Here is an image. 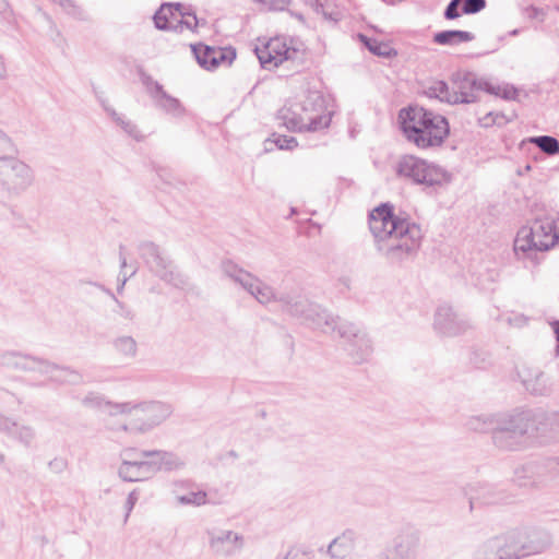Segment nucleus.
I'll return each mask as SVG.
<instances>
[{
  "label": "nucleus",
  "mask_w": 559,
  "mask_h": 559,
  "mask_svg": "<svg viewBox=\"0 0 559 559\" xmlns=\"http://www.w3.org/2000/svg\"><path fill=\"white\" fill-rule=\"evenodd\" d=\"M302 106L299 103L292 104L281 108L277 112V120L280 124L284 126L287 130L294 132H302L306 128V120L308 118L300 117Z\"/></svg>",
  "instance_id": "obj_22"
},
{
  "label": "nucleus",
  "mask_w": 559,
  "mask_h": 559,
  "mask_svg": "<svg viewBox=\"0 0 559 559\" xmlns=\"http://www.w3.org/2000/svg\"><path fill=\"white\" fill-rule=\"evenodd\" d=\"M465 495L469 500V509L476 504H497L503 502L506 497L502 491L486 483H472L465 488Z\"/></svg>",
  "instance_id": "obj_18"
},
{
  "label": "nucleus",
  "mask_w": 559,
  "mask_h": 559,
  "mask_svg": "<svg viewBox=\"0 0 559 559\" xmlns=\"http://www.w3.org/2000/svg\"><path fill=\"white\" fill-rule=\"evenodd\" d=\"M104 109L111 117V119L132 139L140 141L142 140V134L139 131L138 127L131 121L126 119L123 116L119 115L114 108L110 106L104 105Z\"/></svg>",
  "instance_id": "obj_29"
},
{
  "label": "nucleus",
  "mask_w": 559,
  "mask_h": 559,
  "mask_svg": "<svg viewBox=\"0 0 559 559\" xmlns=\"http://www.w3.org/2000/svg\"><path fill=\"white\" fill-rule=\"evenodd\" d=\"M276 559H308V555L300 549H290L284 557Z\"/></svg>",
  "instance_id": "obj_50"
},
{
  "label": "nucleus",
  "mask_w": 559,
  "mask_h": 559,
  "mask_svg": "<svg viewBox=\"0 0 559 559\" xmlns=\"http://www.w3.org/2000/svg\"><path fill=\"white\" fill-rule=\"evenodd\" d=\"M356 542V532L345 530L329 544L325 552L331 559H345L355 550Z\"/></svg>",
  "instance_id": "obj_20"
},
{
  "label": "nucleus",
  "mask_w": 559,
  "mask_h": 559,
  "mask_svg": "<svg viewBox=\"0 0 559 559\" xmlns=\"http://www.w3.org/2000/svg\"><path fill=\"white\" fill-rule=\"evenodd\" d=\"M175 10H178L176 8V4L173 3H164L160 5V8L156 11V13L153 16L154 24L156 28L165 31L169 28V21Z\"/></svg>",
  "instance_id": "obj_33"
},
{
  "label": "nucleus",
  "mask_w": 559,
  "mask_h": 559,
  "mask_svg": "<svg viewBox=\"0 0 559 559\" xmlns=\"http://www.w3.org/2000/svg\"><path fill=\"white\" fill-rule=\"evenodd\" d=\"M419 542L416 534H411L406 537V544L400 543L395 546L391 556L385 559H415V548Z\"/></svg>",
  "instance_id": "obj_27"
},
{
  "label": "nucleus",
  "mask_w": 559,
  "mask_h": 559,
  "mask_svg": "<svg viewBox=\"0 0 559 559\" xmlns=\"http://www.w3.org/2000/svg\"><path fill=\"white\" fill-rule=\"evenodd\" d=\"M400 178L415 185L437 186L447 180V171L440 166L415 155H403L395 165Z\"/></svg>",
  "instance_id": "obj_10"
},
{
  "label": "nucleus",
  "mask_w": 559,
  "mask_h": 559,
  "mask_svg": "<svg viewBox=\"0 0 559 559\" xmlns=\"http://www.w3.org/2000/svg\"><path fill=\"white\" fill-rule=\"evenodd\" d=\"M360 40L368 47V49L377 56H385L388 53V46L379 44L377 40L370 39L365 35H359Z\"/></svg>",
  "instance_id": "obj_42"
},
{
  "label": "nucleus",
  "mask_w": 559,
  "mask_h": 559,
  "mask_svg": "<svg viewBox=\"0 0 559 559\" xmlns=\"http://www.w3.org/2000/svg\"><path fill=\"white\" fill-rule=\"evenodd\" d=\"M468 322L450 306H440L435 314V330L445 336H455L468 328Z\"/></svg>",
  "instance_id": "obj_16"
},
{
  "label": "nucleus",
  "mask_w": 559,
  "mask_h": 559,
  "mask_svg": "<svg viewBox=\"0 0 559 559\" xmlns=\"http://www.w3.org/2000/svg\"><path fill=\"white\" fill-rule=\"evenodd\" d=\"M475 39V35L467 31H442L433 35V41L438 45L454 46Z\"/></svg>",
  "instance_id": "obj_25"
},
{
  "label": "nucleus",
  "mask_w": 559,
  "mask_h": 559,
  "mask_svg": "<svg viewBox=\"0 0 559 559\" xmlns=\"http://www.w3.org/2000/svg\"><path fill=\"white\" fill-rule=\"evenodd\" d=\"M497 276H498V273H497L496 271H493V272L490 274V280H491V281H495Z\"/></svg>",
  "instance_id": "obj_58"
},
{
  "label": "nucleus",
  "mask_w": 559,
  "mask_h": 559,
  "mask_svg": "<svg viewBox=\"0 0 559 559\" xmlns=\"http://www.w3.org/2000/svg\"><path fill=\"white\" fill-rule=\"evenodd\" d=\"M557 353L559 354V342H558V346H557Z\"/></svg>",
  "instance_id": "obj_60"
},
{
  "label": "nucleus",
  "mask_w": 559,
  "mask_h": 559,
  "mask_svg": "<svg viewBox=\"0 0 559 559\" xmlns=\"http://www.w3.org/2000/svg\"><path fill=\"white\" fill-rule=\"evenodd\" d=\"M519 33H520V29L515 28V29L510 32V35L511 36H516Z\"/></svg>",
  "instance_id": "obj_57"
},
{
  "label": "nucleus",
  "mask_w": 559,
  "mask_h": 559,
  "mask_svg": "<svg viewBox=\"0 0 559 559\" xmlns=\"http://www.w3.org/2000/svg\"><path fill=\"white\" fill-rule=\"evenodd\" d=\"M503 552L500 536H495L485 540L475 549L473 559H507Z\"/></svg>",
  "instance_id": "obj_24"
},
{
  "label": "nucleus",
  "mask_w": 559,
  "mask_h": 559,
  "mask_svg": "<svg viewBox=\"0 0 559 559\" xmlns=\"http://www.w3.org/2000/svg\"><path fill=\"white\" fill-rule=\"evenodd\" d=\"M499 416H474L471 417L467 421V427L474 431L487 432L493 431V428L497 425V419Z\"/></svg>",
  "instance_id": "obj_32"
},
{
  "label": "nucleus",
  "mask_w": 559,
  "mask_h": 559,
  "mask_svg": "<svg viewBox=\"0 0 559 559\" xmlns=\"http://www.w3.org/2000/svg\"><path fill=\"white\" fill-rule=\"evenodd\" d=\"M127 280H128V276H127V275H123V277H122V280H121V283H120V285L118 286V290H121V289L123 288V286H124V284H126Z\"/></svg>",
  "instance_id": "obj_55"
},
{
  "label": "nucleus",
  "mask_w": 559,
  "mask_h": 559,
  "mask_svg": "<svg viewBox=\"0 0 559 559\" xmlns=\"http://www.w3.org/2000/svg\"><path fill=\"white\" fill-rule=\"evenodd\" d=\"M17 147L12 138L0 129V162L10 155H16Z\"/></svg>",
  "instance_id": "obj_36"
},
{
  "label": "nucleus",
  "mask_w": 559,
  "mask_h": 559,
  "mask_svg": "<svg viewBox=\"0 0 559 559\" xmlns=\"http://www.w3.org/2000/svg\"><path fill=\"white\" fill-rule=\"evenodd\" d=\"M171 486L176 502L179 506L201 507L207 503V493L203 490H190L187 493H181V490L193 486L188 480H176Z\"/></svg>",
  "instance_id": "obj_21"
},
{
  "label": "nucleus",
  "mask_w": 559,
  "mask_h": 559,
  "mask_svg": "<svg viewBox=\"0 0 559 559\" xmlns=\"http://www.w3.org/2000/svg\"><path fill=\"white\" fill-rule=\"evenodd\" d=\"M485 92L504 99H513L516 95V90L513 86L509 84L492 85L490 82H488V88Z\"/></svg>",
  "instance_id": "obj_37"
},
{
  "label": "nucleus",
  "mask_w": 559,
  "mask_h": 559,
  "mask_svg": "<svg viewBox=\"0 0 559 559\" xmlns=\"http://www.w3.org/2000/svg\"><path fill=\"white\" fill-rule=\"evenodd\" d=\"M509 120L504 115L498 112H488L484 117L479 118V124L481 127L488 128L490 126H504Z\"/></svg>",
  "instance_id": "obj_38"
},
{
  "label": "nucleus",
  "mask_w": 559,
  "mask_h": 559,
  "mask_svg": "<svg viewBox=\"0 0 559 559\" xmlns=\"http://www.w3.org/2000/svg\"><path fill=\"white\" fill-rule=\"evenodd\" d=\"M307 5H310L316 13L321 14L326 21L334 23L342 19V12L337 8H331L330 4L322 0H304Z\"/></svg>",
  "instance_id": "obj_30"
},
{
  "label": "nucleus",
  "mask_w": 559,
  "mask_h": 559,
  "mask_svg": "<svg viewBox=\"0 0 559 559\" xmlns=\"http://www.w3.org/2000/svg\"><path fill=\"white\" fill-rule=\"evenodd\" d=\"M35 175L29 165L10 155L0 162V187L12 195L25 192L34 182Z\"/></svg>",
  "instance_id": "obj_12"
},
{
  "label": "nucleus",
  "mask_w": 559,
  "mask_h": 559,
  "mask_svg": "<svg viewBox=\"0 0 559 559\" xmlns=\"http://www.w3.org/2000/svg\"><path fill=\"white\" fill-rule=\"evenodd\" d=\"M290 15L294 16L295 19H297L298 21L302 22V23L305 22V16L301 13L290 12Z\"/></svg>",
  "instance_id": "obj_53"
},
{
  "label": "nucleus",
  "mask_w": 559,
  "mask_h": 559,
  "mask_svg": "<svg viewBox=\"0 0 559 559\" xmlns=\"http://www.w3.org/2000/svg\"><path fill=\"white\" fill-rule=\"evenodd\" d=\"M205 535L211 552L221 558H231L240 554L246 543L241 533L226 527H210Z\"/></svg>",
  "instance_id": "obj_13"
},
{
  "label": "nucleus",
  "mask_w": 559,
  "mask_h": 559,
  "mask_svg": "<svg viewBox=\"0 0 559 559\" xmlns=\"http://www.w3.org/2000/svg\"><path fill=\"white\" fill-rule=\"evenodd\" d=\"M198 19L194 12L183 5L182 20H181V32L185 29L194 31L198 26Z\"/></svg>",
  "instance_id": "obj_39"
},
{
  "label": "nucleus",
  "mask_w": 559,
  "mask_h": 559,
  "mask_svg": "<svg viewBox=\"0 0 559 559\" xmlns=\"http://www.w3.org/2000/svg\"><path fill=\"white\" fill-rule=\"evenodd\" d=\"M530 169H531V166H530V165H527V166L525 167V170H530Z\"/></svg>",
  "instance_id": "obj_59"
},
{
  "label": "nucleus",
  "mask_w": 559,
  "mask_h": 559,
  "mask_svg": "<svg viewBox=\"0 0 559 559\" xmlns=\"http://www.w3.org/2000/svg\"><path fill=\"white\" fill-rule=\"evenodd\" d=\"M143 84L156 107L174 117H180L185 114V108L179 99L167 94L157 81H154L151 76H145Z\"/></svg>",
  "instance_id": "obj_17"
},
{
  "label": "nucleus",
  "mask_w": 559,
  "mask_h": 559,
  "mask_svg": "<svg viewBox=\"0 0 559 559\" xmlns=\"http://www.w3.org/2000/svg\"><path fill=\"white\" fill-rule=\"evenodd\" d=\"M115 350L124 358H134L138 353V345L135 340L129 335L117 337L114 343Z\"/></svg>",
  "instance_id": "obj_31"
},
{
  "label": "nucleus",
  "mask_w": 559,
  "mask_h": 559,
  "mask_svg": "<svg viewBox=\"0 0 559 559\" xmlns=\"http://www.w3.org/2000/svg\"><path fill=\"white\" fill-rule=\"evenodd\" d=\"M111 413L130 415L127 424L119 427L130 435H145L164 423L173 413L171 406L159 401H128L112 406Z\"/></svg>",
  "instance_id": "obj_5"
},
{
  "label": "nucleus",
  "mask_w": 559,
  "mask_h": 559,
  "mask_svg": "<svg viewBox=\"0 0 559 559\" xmlns=\"http://www.w3.org/2000/svg\"><path fill=\"white\" fill-rule=\"evenodd\" d=\"M176 8H178V10H175L171 17H170V21H169V28L167 31H174V32H179L181 33V20H182V9H183V4L181 3H176Z\"/></svg>",
  "instance_id": "obj_43"
},
{
  "label": "nucleus",
  "mask_w": 559,
  "mask_h": 559,
  "mask_svg": "<svg viewBox=\"0 0 559 559\" xmlns=\"http://www.w3.org/2000/svg\"><path fill=\"white\" fill-rule=\"evenodd\" d=\"M83 403L87 406H95L103 411H105L110 416H116V413H111L114 409L112 406H115L117 403H111L107 400H105L103 396L97 394H88L84 397Z\"/></svg>",
  "instance_id": "obj_35"
},
{
  "label": "nucleus",
  "mask_w": 559,
  "mask_h": 559,
  "mask_svg": "<svg viewBox=\"0 0 559 559\" xmlns=\"http://www.w3.org/2000/svg\"><path fill=\"white\" fill-rule=\"evenodd\" d=\"M5 462V455L0 452V465H2Z\"/></svg>",
  "instance_id": "obj_56"
},
{
  "label": "nucleus",
  "mask_w": 559,
  "mask_h": 559,
  "mask_svg": "<svg viewBox=\"0 0 559 559\" xmlns=\"http://www.w3.org/2000/svg\"><path fill=\"white\" fill-rule=\"evenodd\" d=\"M140 254L150 271L163 282L180 289L189 286V280L180 273L173 261L153 242H143Z\"/></svg>",
  "instance_id": "obj_11"
},
{
  "label": "nucleus",
  "mask_w": 559,
  "mask_h": 559,
  "mask_svg": "<svg viewBox=\"0 0 559 559\" xmlns=\"http://www.w3.org/2000/svg\"><path fill=\"white\" fill-rule=\"evenodd\" d=\"M559 236L552 219H536L531 227H522L514 239V252L519 259L538 261V254L551 249Z\"/></svg>",
  "instance_id": "obj_6"
},
{
  "label": "nucleus",
  "mask_w": 559,
  "mask_h": 559,
  "mask_svg": "<svg viewBox=\"0 0 559 559\" xmlns=\"http://www.w3.org/2000/svg\"><path fill=\"white\" fill-rule=\"evenodd\" d=\"M548 155L559 154V141L550 135L533 136L527 140Z\"/></svg>",
  "instance_id": "obj_34"
},
{
  "label": "nucleus",
  "mask_w": 559,
  "mask_h": 559,
  "mask_svg": "<svg viewBox=\"0 0 559 559\" xmlns=\"http://www.w3.org/2000/svg\"><path fill=\"white\" fill-rule=\"evenodd\" d=\"M301 106L300 117L304 119L308 118L305 122L306 128L304 131H318L329 127L331 122L330 115L313 114V104L311 102H305Z\"/></svg>",
  "instance_id": "obj_23"
},
{
  "label": "nucleus",
  "mask_w": 559,
  "mask_h": 559,
  "mask_svg": "<svg viewBox=\"0 0 559 559\" xmlns=\"http://www.w3.org/2000/svg\"><path fill=\"white\" fill-rule=\"evenodd\" d=\"M534 427L535 420L530 411L499 416L492 431V441L501 450H520L527 443Z\"/></svg>",
  "instance_id": "obj_7"
},
{
  "label": "nucleus",
  "mask_w": 559,
  "mask_h": 559,
  "mask_svg": "<svg viewBox=\"0 0 559 559\" xmlns=\"http://www.w3.org/2000/svg\"><path fill=\"white\" fill-rule=\"evenodd\" d=\"M453 104H469L477 100L478 93L488 88V81L479 79L476 74L456 73L452 79Z\"/></svg>",
  "instance_id": "obj_14"
},
{
  "label": "nucleus",
  "mask_w": 559,
  "mask_h": 559,
  "mask_svg": "<svg viewBox=\"0 0 559 559\" xmlns=\"http://www.w3.org/2000/svg\"><path fill=\"white\" fill-rule=\"evenodd\" d=\"M122 462L119 476L126 481H143L159 472H173L185 467V461L176 453L164 450H142L134 448L121 452Z\"/></svg>",
  "instance_id": "obj_3"
},
{
  "label": "nucleus",
  "mask_w": 559,
  "mask_h": 559,
  "mask_svg": "<svg viewBox=\"0 0 559 559\" xmlns=\"http://www.w3.org/2000/svg\"><path fill=\"white\" fill-rule=\"evenodd\" d=\"M425 95L430 98H437L440 102L453 104L452 91H450L447 82L441 80H433L427 83L424 88Z\"/></svg>",
  "instance_id": "obj_26"
},
{
  "label": "nucleus",
  "mask_w": 559,
  "mask_h": 559,
  "mask_svg": "<svg viewBox=\"0 0 559 559\" xmlns=\"http://www.w3.org/2000/svg\"><path fill=\"white\" fill-rule=\"evenodd\" d=\"M399 119L406 139L419 148L441 145L450 131L443 116L419 106L402 109Z\"/></svg>",
  "instance_id": "obj_4"
},
{
  "label": "nucleus",
  "mask_w": 559,
  "mask_h": 559,
  "mask_svg": "<svg viewBox=\"0 0 559 559\" xmlns=\"http://www.w3.org/2000/svg\"><path fill=\"white\" fill-rule=\"evenodd\" d=\"M369 229L377 250L393 263L415 257L423 240L420 226L408 218L396 215L393 206L388 203L371 211Z\"/></svg>",
  "instance_id": "obj_2"
},
{
  "label": "nucleus",
  "mask_w": 559,
  "mask_h": 559,
  "mask_svg": "<svg viewBox=\"0 0 559 559\" xmlns=\"http://www.w3.org/2000/svg\"><path fill=\"white\" fill-rule=\"evenodd\" d=\"M255 55L263 68L271 69L278 67L284 61L296 59L299 55V50L288 47L281 38H274L264 47H257Z\"/></svg>",
  "instance_id": "obj_15"
},
{
  "label": "nucleus",
  "mask_w": 559,
  "mask_h": 559,
  "mask_svg": "<svg viewBox=\"0 0 559 559\" xmlns=\"http://www.w3.org/2000/svg\"><path fill=\"white\" fill-rule=\"evenodd\" d=\"M198 63L205 70L212 71L216 69V59L213 47L206 45H197L192 47Z\"/></svg>",
  "instance_id": "obj_28"
},
{
  "label": "nucleus",
  "mask_w": 559,
  "mask_h": 559,
  "mask_svg": "<svg viewBox=\"0 0 559 559\" xmlns=\"http://www.w3.org/2000/svg\"><path fill=\"white\" fill-rule=\"evenodd\" d=\"M271 11H285L292 4L293 0H263Z\"/></svg>",
  "instance_id": "obj_47"
},
{
  "label": "nucleus",
  "mask_w": 559,
  "mask_h": 559,
  "mask_svg": "<svg viewBox=\"0 0 559 559\" xmlns=\"http://www.w3.org/2000/svg\"><path fill=\"white\" fill-rule=\"evenodd\" d=\"M221 269L225 277L238 284L259 304L266 306L275 302L283 312L301 319L313 328L325 333L337 331L338 335L346 340V350L355 362H362L371 355L370 338L355 324L332 317L319 305L310 302L296 292L277 295L271 285L233 261L222 262Z\"/></svg>",
  "instance_id": "obj_1"
},
{
  "label": "nucleus",
  "mask_w": 559,
  "mask_h": 559,
  "mask_svg": "<svg viewBox=\"0 0 559 559\" xmlns=\"http://www.w3.org/2000/svg\"><path fill=\"white\" fill-rule=\"evenodd\" d=\"M462 4V0H451L444 10V17L447 20H455L460 17L459 7Z\"/></svg>",
  "instance_id": "obj_45"
},
{
  "label": "nucleus",
  "mask_w": 559,
  "mask_h": 559,
  "mask_svg": "<svg viewBox=\"0 0 559 559\" xmlns=\"http://www.w3.org/2000/svg\"><path fill=\"white\" fill-rule=\"evenodd\" d=\"M139 491L136 489L132 490L126 501L124 508H126V520L129 518L131 511L133 510L135 503L139 500Z\"/></svg>",
  "instance_id": "obj_49"
},
{
  "label": "nucleus",
  "mask_w": 559,
  "mask_h": 559,
  "mask_svg": "<svg viewBox=\"0 0 559 559\" xmlns=\"http://www.w3.org/2000/svg\"><path fill=\"white\" fill-rule=\"evenodd\" d=\"M110 296L114 299L115 305H116L114 312L124 320H129V321L133 320V318H134L133 309L129 305H126L122 301L118 300L114 294L110 293Z\"/></svg>",
  "instance_id": "obj_40"
},
{
  "label": "nucleus",
  "mask_w": 559,
  "mask_h": 559,
  "mask_svg": "<svg viewBox=\"0 0 559 559\" xmlns=\"http://www.w3.org/2000/svg\"><path fill=\"white\" fill-rule=\"evenodd\" d=\"M518 376L530 393L540 396L550 394L552 383L538 368L524 365L519 369Z\"/></svg>",
  "instance_id": "obj_19"
},
{
  "label": "nucleus",
  "mask_w": 559,
  "mask_h": 559,
  "mask_svg": "<svg viewBox=\"0 0 559 559\" xmlns=\"http://www.w3.org/2000/svg\"><path fill=\"white\" fill-rule=\"evenodd\" d=\"M1 364L7 367L38 373L45 380L58 383L75 384L82 380L80 373L74 370L17 352L4 353L1 356Z\"/></svg>",
  "instance_id": "obj_8"
},
{
  "label": "nucleus",
  "mask_w": 559,
  "mask_h": 559,
  "mask_svg": "<svg viewBox=\"0 0 559 559\" xmlns=\"http://www.w3.org/2000/svg\"><path fill=\"white\" fill-rule=\"evenodd\" d=\"M51 1L57 3L68 14H71V15L80 14V10L75 5L73 0H51Z\"/></svg>",
  "instance_id": "obj_46"
},
{
  "label": "nucleus",
  "mask_w": 559,
  "mask_h": 559,
  "mask_svg": "<svg viewBox=\"0 0 559 559\" xmlns=\"http://www.w3.org/2000/svg\"><path fill=\"white\" fill-rule=\"evenodd\" d=\"M274 143L280 150H293L298 145L297 140L294 136L288 135L276 136Z\"/></svg>",
  "instance_id": "obj_44"
},
{
  "label": "nucleus",
  "mask_w": 559,
  "mask_h": 559,
  "mask_svg": "<svg viewBox=\"0 0 559 559\" xmlns=\"http://www.w3.org/2000/svg\"><path fill=\"white\" fill-rule=\"evenodd\" d=\"M499 536L507 559L540 554L551 544L549 534L539 530L515 528Z\"/></svg>",
  "instance_id": "obj_9"
},
{
  "label": "nucleus",
  "mask_w": 559,
  "mask_h": 559,
  "mask_svg": "<svg viewBox=\"0 0 559 559\" xmlns=\"http://www.w3.org/2000/svg\"><path fill=\"white\" fill-rule=\"evenodd\" d=\"M554 329H555V333H556V338L559 342V321H557L555 323Z\"/></svg>",
  "instance_id": "obj_54"
},
{
  "label": "nucleus",
  "mask_w": 559,
  "mask_h": 559,
  "mask_svg": "<svg viewBox=\"0 0 559 559\" xmlns=\"http://www.w3.org/2000/svg\"><path fill=\"white\" fill-rule=\"evenodd\" d=\"M214 51L217 52V55H215L216 68L223 62L230 63L233 59L236 57V53L234 51L227 52L221 48H214Z\"/></svg>",
  "instance_id": "obj_48"
},
{
  "label": "nucleus",
  "mask_w": 559,
  "mask_h": 559,
  "mask_svg": "<svg viewBox=\"0 0 559 559\" xmlns=\"http://www.w3.org/2000/svg\"><path fill=\"white\" fill-rule=\"evenodd\" d=\"M526 472H527L526 468H521V469L515 471L514 481L519 486H527L528 485V481L524 480V478H526Z\"/></svg>",
  "instance_id": "obj_51"
},
{
  "label": "nucleus",
  "mask_w": 559,
  "mask_h": 559,
  "mask_svg": "<svg viewBox=\"0 0 559 559\" xmlns=\"http://www.w3.org/2000/svg\"><path fill=\"white\" fill-rule=\"evenodd\" d=\"M486 8V0H462V13L476 14Z\"/></svg>",
  "instance_id": "obj_41"
},
{
  "label": "nucleus",
  "mask_w": 559,
  "mask_h": 559,
  "mask_svg": "<svg viewBox=\"0 0 559 559\" xmlns=\"http://www.w3.org/2000/svg\"><path fill=\"white\" fill-rule=\"evenodd\" d=\"M122 249H123V247H122V246H120L119 258H120V265H121V267L123 269V267H126V265H127V259H126V257H124V255H123V253H122Z\"/></svg>",
  "instance_id": "obj_52"
}]
</instances>
